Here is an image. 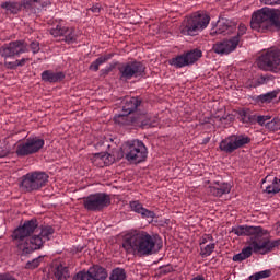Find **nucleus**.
Instances as JSON below:
<instances>
[{
  "label": "nucleus",
  "instance_id": "1",
  "mask_svg": "<svg viewBox=\"0 0 280 280\" xmlns=\"http://www.w3.org/2000/svg\"><path fill=\"white\" fill-rule=\"evenodd\" d=\"M232 233L238 237L250 236L248 246L244 247L241 253L235 254L233 256V261H244L249 259V257L253 256V253L256 255H268V253L279 250L280 238H270L268 236V230H265L261 226L237 225L232 228Z\"/></svg>",
  "mask_w": 280,
  "mask_h": 280
},
{
  "label": "nucleus",
  "instance_id": "2",
  "mask_svg": "<svg viewBox=\"0 0 280 280\" xmlns=\"http://www.w3.org/2000/svg\"><path fill=\"white\" fill-rule=\"evenodd\" d=\"M36 229H38V221L32 219L14 230L12 237L19 242L18 248L23 255H30V253L43 248V243L49 242L56 232L51 225H43L38 235H34L27 240Z\"/></svg>",
  "mask_w": 280,
  "mask_h": 280
},
{
  "label": "nucleus",
  "instance_id": "3",
  "mask_svg": "<svg viewBox=\"0 0 280 280\" xmlns=\"http://www.w3.org/2000/svg\"><path fill=\"white\" fill-rule=\"evenodd\" d=\"M122 248L129 255L138 257H150L156 255V235L150 234L143 230H131L122 243Z\"/></svg>",
  "mask_w": 280,
  "mask_h": 280
},
{
  "label": "nucleus",
  "instance_id": "4",
  "mask_svg": "<svg viewBox=\"0 0 280 280\" xmlns=\"http://www.w3.org/2000/svg\"><path fill=\"white\" fill-rule=\"evenodd\" d=\"M250 27L256 32H279L280 11L262 8L253 13Z\"/></svg>",
  "mask_w": 280,
  "mask_h": 280
},
{
  "label": "nucleus",
  "instance_id": "5",
  "mask_svg": "<svg viewBox=\"0 0 280 280\" xmlns=\"http://www.w3.org/2000/svg\"><path fill=\"white\" fill-rule=\"evenodd\" d=\"M210 22L209 14L197 12L183 21L180 32L184 36H198L202 30H207Z\"/></svg>",
  "mask_w": 280,
  "mask_h": 280
},
{
  "label": "nucleus",
  "instance_id": "6",
  "mask_svg": "<svg viewBox=\"0 0 280 280\" xmlns=\"http://www.w3.org/2000/svg\"><path fill=\"white\" fill-rule=\"evenodd\" d=\"M43 148H45V139L40 138V136H31L15 144V154L23 159L32 156V154H38Z\"/></svg>",
  "mask_w": 280,
  "mask_h": 280
},
{
  "label": "nucleus",
  "instance_id": "7",
  "mask_svg": "<svg viewBox=\"0 0 280 280\" xmlns=\"http://www.w3.org/2000/svg\"><path fill=\"white\" fill-rule=\"evenodd\" d=\"M125 159L129 163H143L148 159V148L141 140H129L124 145Z\"/></svg>",
  "mask_w": 280,
  "mask_h": 280
},
{
  "label": "nucleus",
  "instance_id": "8",
  "mask_svg": "<svg viewBox=\"0 0 280 280\" xmlns=\"http://www.w3.org/2000/svg\"><path fill=\"white\" fill-rule=\"evenodd\" d=\"M49 180V175L45 172H30L26 175L22 176L20 187L23 191L32 192L43 189L47 182Z\"/></svg>",
  "mask_w": 280,
  "mask_h": 280
},
{
  "label": "nucleus",
  "instance_id": "9",
  "mask_svg": "<svg viewBox=\"0 0 280 280\" xmlns=\"http://www.w3.org/2000/svg\"><path fill=\"white\" fill-rule=\"evenodd\" d=\"M257 67L261 71H270L271 73H280V49L269 48L258 57Z\"/></svg>",
  "mask_w": 280,
  "mask_h": 280
},
{
  "label": "nucleus",
  "instance_id": "10",
  "mask_svg": "<svg viewBox=\"0 0 280 280\" xmlns=\"http://www.w3.org/2000/svg\"><path fill=\"white\" fill-rule=\"evenodd\" d=\"M250 141V137L246 136V133H233L223 139L220 142L219 148L221 152H225V154H233L235 150L245 148Z\"/></svg>",
  "mask_w": 280,
  "mask_h": 280
},
{
  "label": "nucleus",
  "instance_id": "11",
  "mask_svg": "<svg viewBox=\"0 0 280 280\" xmlns=\"http://www.w3.org/2000/svg\"><path fill=\"white\" fill-rule=\"evenodd\" d=\"M83 207L86 211L97 213L110 207V196L106 192H95L83 198Z\"/></svg>",
  "mask_w": 280,
  "mask_h": 280
},
{
  "label": "nucleus",
  "instance_id": "12",
  "mask_svg": "<svg viewBox=\"0 0 280 280\" xmlns=\"http://www.w3.org/2000/svg\"><path fill=\"white\" fill-rule=\"evenodd\" d=\"M119 80L127 82L132 78H141L145 73V65L141 61H128L118 67Z\"/></svg>",
  "mask_w": 280,
  "mask_h": 280
},
{
  "label": "nucleus",
  "instance_id": "13",
  "mask_svg": "<svg viewBox=\"0 0 280 280\" xmlns=\"http://www.w3.org/2000/svg\"><path fill=\"white\" fill-rule=\"evenodd\" d=\"M200 58H202V50L194 49L172 58L170 65L175 67V69H183V67H189V65L198 62Z\"/></svg>",
  "mask_w": 280,
  "mask_h": 280
},
{
  "label": "nucleus",
  "instance_id": "14",
  "mask_svg": "<svg viewBox=\"0 0 280 280\" xmlns=\"http://www.w3.org/2000/svg\"><path fill=\"white\" fill-rule=\"evenodd\" d=\"M30 48L24 40H14L0 47V56L2 58H19L21 54H27Z\"/></svg>",
  "mask_w": 280,
  "mask_h": 280
},
{
  "label": "nucleus",
  "instance_id": "15",
  "mask_svg": "<svg viewBox=\"0 0 280 280\" xmlns=\"http://www.w3.org/2000/svg\"><path fill=\"white\" fill-rule=\"evenodd\" d=\"M108 271L100 265H93L88 270H82L75 273L73 280H106Z\"/></svg>",
  "mask_w": 280,
  "mask_h": 280
},
{
  "label": "nucleus",
  "instance_id": "16",
  "mask_svg": "<svg viewBox=\"0 0 280 280\" xmlns=\"http://www.w3.org/2000/svg\"><path fill=\"white\" fill-rule=\"evenodd\" d=\"M49 34L54 36V38H63L65 43H68V45L77 40L75 30L62 26L61 24H57L56 27L50 28Z\"/></svg>",
  "mask_w": 280,
  "mask_h": 280
},
{
  "label": "nucleus",
  "instance_id": "17",
  "mask_svg": "<svg viewBox=\"0 0 280 280\" xmlns=\"http://www.w3.org/2000/svg\"><path fill=\"white\" fill-rule=\"evenodd\" d=\"M237 45H240V37L234 36L231 39L214 44L213 51L220 56H229V54L233 52L234 49H237Z\"/></svg>",
  "mask_w": 280,
  "mask_h": 280
},
{
  "label": "nucleus",
  "instance_id": "18",
  "mask_svg": "<svg viewBox=\"0 0 280 280\" xmlns=\"http://www.w3.org/2000/svg\"><path fill=\"white\" fill-rule=\"evenodd\" d=\"M143 102L139 97L127 96L122 101V113L126 115H132V113H137V110H141V104Z\"/></svg>",
  "mask_w": 280,
  "mask_h": 280
},
{
  "label": "nucleus",
  "instance_id": "19",
  "mask_svg": "<svg viewBox=\"0 0 280 280\" xmlns=\"http://www.w3.org/2000/svg\"><path fill=\"white\" fill-rule=\"evenodd\" d=\"M129 207L131 211L139 213L143 220H150V222H153L156 218V213H154V211L143 208V203H140L138 200L130 201Z\"/></svg>",
  "mask_w": 280,
  "mask_h": 280
},
{
  "label": "nucleus",
  "instance_id": "20",
  "mask_svg": "<svg viewBox=\"0 0 280 280\" xmlns=\"http://www.w3.org/2000/svg\"><path fill=\"white\" fill-rule=\"evenodd\" d=\"M235 30H237V24L226 18H223L220 19L217 23L215 34H223V36H229V34H233Z\"/></svg>",
  "mask_w": 280,
  "mask_h": 280
},
{
  "label": "nucleus",
  "instance_id": "21",
  "mask_svg": "<svg viewBox=\"0 0 280 280\" xmlns=\"http://www.w3.org/2000/svg\"><path fill=\"white\" fill-rule=\"evenodd\" d=\"M20 5L24 8L26 12H31V14H39L40 10L45 8V4L40 0H22Z\"/></svg>",
  "mask_w": 280,
  "mask_h": 280
},
{
  "label": "nucleus",
  "instance_id": "22",
  "mask_svg": "<svg viewBox=\"0 0 280 280\" xmlns=\"http://www.w3.org/2000/svg\"><path fill=\"white\" fill-rule=\"evenodd\" d=\"M65 79V72L62 71H54V70H45L42 72L43 82H48L49 84H56V82H62Z\"/></svg>",
  "mask_w": 280,
  "mask_h": 280
},
{
  "label": "nucleus",
  "instance_id": "23",
  "mask_svg": "<svg viewBox=\"0 0 280 280\" xmlns=\"http://www.w3.org/2000/svg\"><path fill=\"white\" fill-rule=\"evenodd\" d=\"M256 117L257 114H255L249 108H245L238 112V119L242 121V124H245V126H255Z\"/></svg>",
  "mask_w": 280,
  "mask_h": 280
},
{
  "label": "nucleus",
  "instance_id": "24",
  "mask_svg": "<svg viewBox=\"0 0 280 280\" xmlns=\"http://www.w3.org/2000/svg\"><path fill=\"white\" fill-rule=\"evenodd\" d=\"M133 126H138L139 128H152V120L148 113L142 112L140 114H135Z\"/></svg>",
  "mask_w": 280,
  "mask_h": 280
},
{
  "label": "nucleus",
  "instance_id": "25",
  "mask_svg": "<svg viewBox=\"0 0 280 280\" xmlns=\"http://www.w3.org/2000/svg\"><path fill=\"white\" fill-rule=\"evenodd\" d=\"M52 279L54 280H67L71 275L69 273V268L66 266H62V264L55 265L52 267Z\"/></svg>",
  "mask_w": 280,
  "mask_h": 280
},
{
  "label": "nucleus",
  "instance_id": "26",
  "mask_svg": "<svg viewBox=\"0 0 280 280\" xmlns=\"http://www.w3.org/2000/svg\"><path fill=\"white\" fill-rule=\"evenodd\" d=\"M115 124H119V126H135V116L131 117L130 114H118L114 117Z\"/></svg>",
  "mask_w": 280,
  "mask_h": 280
},
{
  "label": "nucleus",
  "instance_id": "27",
  "mask_svg": "<svg viewBox=\"0 0 280 280\" xmlns=\"http://www.w3.org/2000/svg\"><path fill=\"white\" fill-rule=\"evenodd\" d=\"M114 56H115V52H108V54H105V55L98 57L96 60H94L90 65V70L91 71H100V66L104 65L105 62H108V60L113 59Z\"/></svg>",
  "mask_w": 280,
  "mask_h": 280
},
{
  "label": "nucleus",
  "instance_id": "28",
  "mask_svg": "<svg viewBox=\"0 0 280 280\" xmlns=\"http://www.w3.org/2000/svg\"><path fill=\"white\" fill-rule=\"evenodd\" d=\"M279 93H280V90H273L271 92L260 94L256 97V102L258 104H270L272 100H277V96L279 95Z\"/></svg>",
  "mask_w": 280,
  "mask_h": 280
},
{
  "label": "nucleus",
  "instance_id": "29",
  "mask_svg": "<svg viewBox=\"0 0 280 280\" xmlns=\"http://www.w3.org/2000/svg\"><path fill=\"white\" fill-rule=\"evenodd\" d=\"M0 8L5 10L9 14H19V11L21 10V2H2Z\"/></svg>",
  "mask_w": 280,
  "mask_h": 280
},
{
  "label": "nucleus",
  "instance_id": "30",
  "mask_svg": "<svg viewBox=\"0 0 280 280\" xmlns=\"http://www.w3.org/2000/svg\"><path fill=\"white\" fill-rule=\"evenodd\" d=\"M266 194H279L280 191V179L273 177L270 184L265 186Z\"/></svg>",
  "mask_w": 280,
  "mask_h": 280
},
{
  "label": "nucleus",
  "instance_id": "31",
  "mask_svg": "<svg viewBox=\"0 0 280 280\" xmlns=\"http://www.w3.org/2000/svg\"><path fill=\"white\" fill-rule=\"evenodd\" d=\"M215 250V243H208L200 247L201 257H210V255Z\"/></svg>",
  "mask_w": 280,
  "mask_h": 280
},
{
  "label": "nucleus",
  "instance_id": "32",
  "mask_svg": "<svg viewBox=\"0 0 280 280\" xmlns=\"http://www.w3.org/2000/svg\"><path fill=\"white\" fill-rule=\"evenodd\" d=\"M266 130H269V132H277L280 130V118H273L272 120H269L266 125Z\"/></svg>",
  "mask_w": 280,
  "mask_h": 280
},
{
  "label": "nucleus",
  "instance_id": "33",
  "mask_svg": "<svg viewBox=\"0 0 280 280\" xmlns=\"http://www.w3.org/2000/svg\"><path fill=\"white\" fill-rule=\"evenodd\" d=\"M109 280H126V270L116 268L112 271Z\"/></svg>",
  "mask_w": 280,
  "mask_h": 280
},
{
  "label": "nucleus",
  "instance_id": "34",
  "mask_svg": "<svg viewBox=\"0 0 280 280\" xmlns=\"http://www.w3.org/2000/svg\"><path fill=\"white\" fill-rule=\"evenodd\" d=\"M272 275L270 269L258 271L252 276H249L248 280H260V279H268Z\"/></svg>",
  "mask_w": 280,
  "mask_h": 280
},
{
  "label": "nucleus",
  "instance_id": "35",
  "mask_svg": "<svg viewBox=\"0 0 280 280\" xmlns=\"http://www.w3.org/2000/svg\"><path fill=\"white\" fill-rule=\"evenodd\" d=\"M272 117L270 115H256L255 124H258V126H265L268 125V121H270Z\"/></svg>",
  "mask_w": 280,
  "mask_h": 280
},
{
  "label": "nucleus",
  "instance_id": "36",
  "mask_svg": "<svg viewBox=\"0 0 280 280\" xmlns=\"http://www.w3.org/2000/svg\"><path fill=\"white\" fill-rule=\"evenodd\" d=\"M40 261H43V256H39L31 261H27L25 268L27 270H34L35 268H38V266H40Z\"/></svg>",
  "mask_w": 280,
  "mask_h": 280
},
{
  "label": "nucleus",
  "instance_id": "37",
  "mask_svg": "<svg viewBox=\"0 0 280 280\" xmlns=\"http://www.w3.org/2000/svg\"><path fill=\"white\" fill-rule=\"evenodd\" d=\"M210 194L212 196H215L217 198H222V196H224V194H229V189L225 188L222 191V189H220L219 186H217V187L212 186V187H210Z\"/></svg>",
  "mask_w": 280,
  "mask_h": 280
},
{
  "label": "nucleus",
  "instance_id": "38",
  "mask_svg": "<svg viewBox=\"0 0 280 280\" xmlns=\"http://www.w3.org/2000/svg\"><path fill=\"white\" fill-rule=\"evenodd\" d=\"M210 194L212 196H215L217 198H222V196H224V194H229V189L225 188L222 191V189H220L219 186H217V187L212 186V187H210Z\"/></svg>",
  "mask_w": 280,
  "mask_h": 280
},
{
  "label": "nucleus",
  "instance_id": "39",
  "mask_svg": "<svg viewBox=\"0 0 280 280\" xmlns=\"http://www.w3.org/2000/svg\"><path fill=\"white\" fill-rule=\"evenodd\" d=\"M213 243V236L211 234H206L199 240V246H207V244Z\"/></svg>",
  "mask_w": 280,
  "mask_h": 280
},
{
  "label": "nucleus",
  "instance_id": "40",
  "mask_svg": "<svg viewBox=\"0 0 280 280\" xmlns=\"http://www.w3.org/2000/svg\"><path fill=\"white\" fill-rule=\"evenodd\" d=\"M113 69H115V65L113 63H110L109 66H106L104 69H101L100 70L101 78H106V75H108V73H110Z\"/></svg>",
  "mask_w": 280,
  "mask_h": 280
},
{
  "label": "nucleus",
  "instance_id": "41",
  "mask_svg": "<svg viewBox=\"0 0 280 280\" xmlns=\"http://www.w3.org/2000/svg\"><path fill=\"white\" fill-rule=\"evenodd\" d=\"M272 80V77L271 75H261L259 77L256 82H257V86H261L266 83H268L269 81Z\"/></svg>",
  "mask_w": 280,
  "mask_h": 280
},
{
  "label": "nucleus",
  "instance_id": "42",
  "mask_svg": "<svg viewBox=\"0 0 280 280\" xmlns=\"http://www.w3.org/2000/svg\"><path fill=\"white\" fill-rule=\"evenodd\" d=\"M160 275H170V272H174V267L172 265L162 266L159 268Z\"/></svg>",
  "mask_w": 280,
  "mask_h": 280
},
{
  "label": "nucleus",
  "instance_id": "43",
  "mask_svg": "<svg viewBox=\"0 0 280 280\" xmlns=\"http://www.w3.org/2000/svg\"><path fill=\"white\" fill-rule=\"evenodd\" d=\"M30 48L33 54H38V51H40V43L34 40L30 44Z\"/></svg>",
  "mask_w": 280,
  "mask_h": 280
},
{
  "label": "nucleus",
  "instance_id": "44",
  "mask_svg": "<svg viewBox=\"0 0 280 280\" xmlns=\"http://www.w3.org/2000/svg\"><path fill=\"white\" fill-rule=\"evenodd\" d=\"M265 5H280V0H260Z\"/></svg>",
  "mask_w": 280,
  "mask_h": 280
},
{
  "label": "nucleus",
  "instance_id": "45",
  "mask_svg": "<svg viewBox=\"0 0 280 280\" xmlns=\"http://www.w3.org/2000/svg\"><path fill=\"white\" fill-rule=\"evenodd\" d=\"M18 68L25 67V63L30 62V58H22L15 60Z\"/></svg>",
  "mask_w": 280,
  "mask_h": 280
},
{
  "label": "nucleus",
  "instance_id": "46",
  "mask_svg": "<svg viewBox=\"0 0 280 280\" xmlns=\"http://www.w3.org/2000/svg\"><path fill=\"white\" fill-rule=\"evenodd\" d=\"M8 154H10L8 147H0V159H4Z\"/></svg>",
  "mask_w": 280,
  "mask_h": 280
},
{
  "label": "nucleus",
  "instance_id": "47",
  "mask_svg": "<svg viewBox=\"0 0 280 280\" xmlns=\"http://www.w3.org/2000/svg\"><path fill=\"white\" fill-rule=\"evenodd\" d=\"M4 67L7 69H18L16 61H5Z\"/></svg>",
  "mask_w": 280,
  "mask_h": 280
},
{
  "label": "nucleus",
  "instance_id": "48",
  "mask_svg": "<svg viewBox=\"0 0 280 280\" xmlns=\"http://www.w3.org/2000/svg\"><path fill=\"white\" fill-rule=\"evenodd\" d=\"M246 32V25L244 24H240L238 26V33H237V37H238V40H240V36H244V33Z\"/></svg>",
  "mask_w": 280,
  "mask_h": 280
},
{
  "label": "nucleus",
  "instance_id": "49",
  "mask_svg": "<svg viewBox=\"0 0 280 280\" xmlns=\"http://www.w3.org/2000/svg\"><path fill=\"white\" fill-rule=\"evenodd\" d=\"M218 187L221 189V191H224V189H228V194H231V185L229 184H218Z\"/></svg>",
  "mask_w": 280,
  "mask_h": 280
},
{
  "label": "nucleus",
  "instance_id": "50",
  "mask_svg": "<svg viewBox=\"0 0 280 280\" xmlns=\"http://www.w3.org/2000/svg\"><path fill=\"white\" fill-rule=\"evenodd\" d=\"M91 10L94 12V14H100L101 7L100 4H95L91 8Z\"/></svg>",
  "mask_w": 280,
  "mask_h": 280
},
{
  "label": "nucleus",
  "instance_id": "51",
  "mask_svg": "<svg viewBox=\"0 0 280 280\" xmlns=\"http://www.w3.org/2000/svg\"><path fill=\"white\" fill-rule=\"evenodd\" d=\"M270 180V175L266 176L264 179H262V185H266V183H269Z\"/></svg>",
  "mask_w": 280,
  "mask_h": 280
},
{
  "label": "nucleus",
  "instance_id": "52",
  "mask_svg": "<svg viewBox=\"0 0 280 280\" xmlns=\"http://www.w3.org/2000/svg\"><path fill=\"white\" fill-rule=\"evenodd\" d=\"M222 119H226V118H224V117H221V118H220V121H222Z\"/></svg>",
  "mask_w": 280,
  "mask_h": 280
},
{
  "label": "nucleus",
  "instance_id": "53",
  "mask_svg": "<svg viewBox=\"0 0 280 280\" xmlns=\"http://www.w3.org/2000/svg\"><path fill=\"white\" fill-rule=\"evenodd\" d=\"M206 143H209V138H208V139H206Z\"/></svg>",
  "mask_w": 280,
  "mask_h": 280
}]
</instances>
